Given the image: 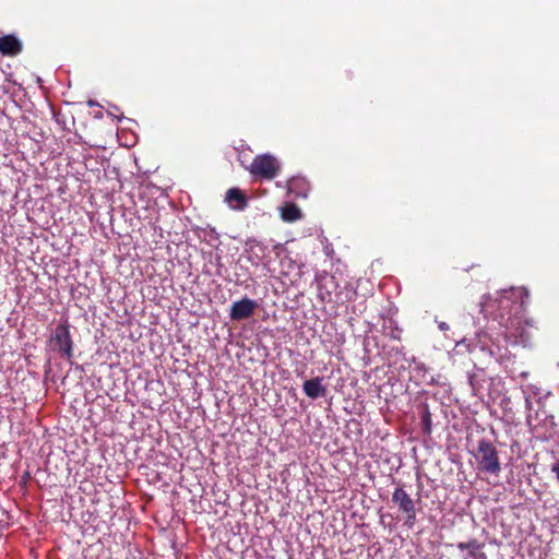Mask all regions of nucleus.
<instances>
[{
  "instance_id": "obj_1",
  "label": "nucleus",
  "mask_w": 559,
  "mask_h": 559,
  "mask_svg": "<svg viewBox=\"0 0 559 559\" xmlns=\"http://www.w3.org/2000/svg\"><path fill=\"white\" fill-rule=\"evenodd\" d=\"M477 468L479 472L498 476L501 472V463L498 451L492 442L481 439L478 441L475 452Z\"/></svg>"
},
{
  "instance_id": "obj_2",
  "label": "nucleus",
  "mask_w": 559,
  "mask_h": 559,
  "mask_svg": "<svg viewBox=\"0 0 559 559\" xmlns=\"http://www.w3.org/2000/svg\"><path fill=\"white\" fill-rule=\"evenodd\" d=\"M249 171L255 177L271 180L277 176L280 171V165L276 158L272 155L262 154L253 158Z\"/></svg>"
},
{
  "instance_id": "obj_3",
  "label": "nucleus",
  "mask_w": 559,
  "mask_h": 559,
  "mask_svg": "<svg viewBox=\"0 0 559 559\" xmlns=\"http://www.w3.org/2000/svg\"><path fill=\"white\" fill-rule=\"evenodd\" d=\"M392 502L399 507V511L405 515L404 525L412 528L416 522L415 502L405 491L403 486H397L392 493Z\"/></svg>"
},
{
  "instance_id": "obj_4",
  "label": "nucleus",
  "mask_w": 559,
  "mask_h": 559,
  "mask_svg": "<svg viewBox=\"0 0 559 559\" xmlns=\"http://www.w3.org/2000/svg\"><path fill=\"white\" fill-rule=\"evenodd\" d=\"M51 342L53 349L71 361L73 358V341L68 324H59L56 328Z\"/></svg>"
},
{
  "instance_id": "obj_5",
  "label": "nucleus",
  "mask_w": 559,
  "mask_h": 559,
  "mask_svg": "<svg viewBox=\"0 0 559 559\" xmlns=\"http://www.w3.org/2000/svg\"><path fill=\"white\" fill-rule=\"evenodd\" d=\"M258 308V302L248 297L233 302L229 311V318L233 321H241L249 319Z\"/></svg>"
},
{
  "instance_id": "obj_6",
  "label": "nucleus",
  "mask_w": 559,
  "mask_h": 559,
  "mask_svg": "<svg viewBox=\"0 0 559 559\" xmlns=\"http://www.w3.org/2000/svg\"><path fill=\"white\" fill-rule=\"evenodd\" d=\"M527 425L533 433H539V429H544L543 436L546 437V433L554 429L556 426L555 419L552 415L547 414L545 409L537 411L535 416H527L526 418Z\"/></svg>"
},
{
  "instance_id": "obj_7",
  "label": "nucleus",
  "mask_w": 559,
  "mask_h": 559,
  "mask_svg": "<svg viewBox=\"0 0 559 559\" xmlns=\"http://www.w3.org/2000/svg\"><path fill=\"white\" fill-rule=\"evenodd\" d=\"M23 50L21 40L10 34L0 37V53L8 57H15Z\"/></svg>"
},
{
  "instance_id": "obj_8",
  "label": "nucleus",
  "mask_w": 559,
  "mask_h": 559,
  "mask_svg": "<svg viewBox=\"0 0 559 559\" xmlns=\"http://www.w3.org/2000/svg\"><path fill=\"white\" fill-rule=\"evenodd\" d=\"M322 381V377L306 380L302 385L305 394L312 400L324 397L328 393V389L323 385Z\"/></svg>"
},
{
  "instance_id": "obj_9",
  "label": "nucleus",
  "mask_w": 559,
  "mask_h": 559,
  "mask_svg": "<svg viewBox=\"0 0 559 559\" xmlns=\"http://www.w3.org/2000/svg\"><path fill=\"white\" fill-rule=\"evenodd\" d=\"M226 202L235 211H243L248 206V199L239 188H230L227 191Z\"/></svg>"
},
{
  "instance_id": "obj_10",
  "label": "nucleus",
  "mask_w": 559,
  "mask_h": 559,
  "mask_svg": "<svg viewBox=\"0 0 559 559\" xmlns=\"http://www.w3.org/2000/svg\"><path fill=\"white\" fill-rule=\"evenodd\" d=\"M281 217L286 223H294L301 218V211L295 203H286L281 210Z\"/></svg>"
},
{
  "instance_id": "obj_11",
  "label": "nucleus",
  "mask_w": 559,
  "mask_h": 559,
  "mask_svg": "<svg viewBox=\"0 0 559 559\" xmlns=\"http://www.w3.org/2000/svg\"><path fill=\"white\" fill-rule=\"evenodd\" d=\"M499 324L504 328V337H515L516 333L513 332L514 325L519 324V319L516 317L509 316L508 318H504V314L499 316Z\"/></svg>"
},
{
  "instance_id": "obj_12",
  "label": "nucleus",
  "mask_w": 559,
  "mask_h": 559,
  "mask_svg": "<svg viewBox=\"0 0 559 559\" xmlns=\"http://www.w3.org/2000/svg\"><path fill=\"white\" fill-rule=\"evenodd\" d=\"M484 381L483 374L472 373L468 376V383L474 395L478 396L480 394Z\"/></svg>"
},
{
  "instance_id": "obj_13",
  "label": "nucleus",
  "mask_w": 559,
  "mask_h": 559,
  "mask_svg": "<svg viewBox=\"0 0 559 559\" xmlns=\"http://www.w3.org/2000/svg\"><path fill=\"white\" fill-rule=\"evenodd\" d=\"M421 424H423V431L426 435H430L431 427H432V420H431V414H430L427 405H425V407H424V412L421 415Z\"/></svg>"
},
{
  "instance_id": "obj_14",
  "label": "nucleus",
  "mask_w": 559,
  "mask_h": 559,
  "mask_svg": "<svg viewBox=\"0 0 559 559\" xmlns=\"http://www.w3.org/2000/svg\"><path fill=\"white\" fill-rule=\"evenodd\" d=\"M476 337L481 350L489 349V345L492 343V340L486 332L477 333Z\"/></svg>"
},
{
  "instance_id": "obj_15",
  "label": "nucleus",
  "mask_w": 559,
  "mask_h": 559,
  "mask_svg": "<svg viewBox=\"0 0 559 559\" xmlns=\"http://www.w3.org/2000/svg\"><path fill=\"white\" fill-rule=\"evenodd\" d=\"M457 547L461 550L468 549L469 550V555L474 556L475 551L479 548V544L477 543V540L473 539V540H469L467 543H460L457 545Z\"/></svg>"
},
{
  "instance_id": "obj_16",
  "label": "nucleus",
  "mask_w": 559,
  "mask_h": 559,
  "mask_svg": "<svg viewBox=\"0 0 559 559\" xmlns=\"http://www.w3.org/2000/svg\"><path fill=\"white\" fill-rule=\"evenodd\" d=\"M498 304H499V307L502 308V309H508L510 308L512 301L508 298V297H501L499 300H498Z\"/></svg>"
},
{
  "instance_id": "obj_17",
  "label": "nucleus",
  "mask_w": 559,
  "mask_h": 559,
  "mask_svg": "<svg viewBox=\"0 0 559 559\" xmlns=\"http://www.w3.org/2000/svg\"><path fill=\"white\" fill-rule=\"evenodd\" d=\"M551 472L556 474L558 480H559V460L552 464Z\"/></svg>"
},
{
  "instance_id": "obj_18",
  "label": "nucleus",
  "mask_w": 559,
  "mask_h": 559,
  "mask_svg": "<svg viewBox=\"0 0 559 559\" xmlns=\"http://www.w3.org/2000/svg\"><path fill=\"white\" fill-rule=\"evenodd\" d=\"M525 402H526V407L530 408L531 407V401L528 399H526Z\"/></svg>"
}]
</instances>
